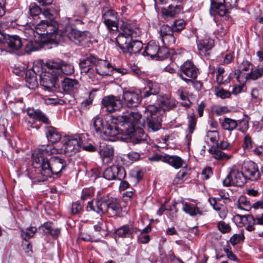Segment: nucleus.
Returning a JSON list of instances; mask_svg holds the SVG:
<instances>
[{
	"label": "nucleus",
	"mask_w": 263,
	"mask_h": 263,
	"mask_svg": "<svg viewBox=\"0 0 263 263\" xmlns=\"http://www.w3.org/2000/svg\"><path fill=\"white\" fill-rule=\"evenodd\" d=\"M120 208L117 200L110 198L109 194L106 193L98 194L95 204L93 201H90L86 206L87 211H92L100 214L108 213L112 216L116 215Z\"/></svg>",
	"instance_id": "f257e3e1"
},
{
	"label": "nucleus",
	"mask_w": 263,
	"mask_h": 263,
	"mask_svg": "<svg viewBox=\"0 0 263 263\" xmlns=\"http://www.w3.org/2000/svg\"><path fill=\"white\" fill-rule=\"evenodd\" d=\"M66 161L59 157H51L48 161L40 167L34 179L37 182H44L52 175H61L66 167Z\"/></svg>",
	"instance_id": "f03ea898"
},
{
	"label": "nucleus",
	"mask_w": 263,
	"mask_h": 263,
	"mask_svg": "<svg viewBox=\"0 0 263 263\" xmlns=\"http://www.w3.org/2000/svg\"><path fill=\"white\" fill-rule=\"evenodd\" d=\"M34 28L37 39L45 43H58L62 41L61 33L58 31V24L53 20H42Z\"/></svg>",
	"instance_id": "7ed1b4c3"
},
{
	"label": "nucleus",
	"mask_w": 263,
	"mask_h": 263,
	"mask_svg": "<svg viewBox=\"0 0 263 263\" xmlns=\"http://www.w3.org/2000/svg\"><path fill=\"white\" fill-rule=\"evenodd\" d=\"M92 125L97 136L108 141H114L115 137L120 134L119 127L111 125L97 116L92 119Z\"/></svg>",
	"instance_id": "20e7f679"
},
{
	"label": "nucleus",
	"mask_w": 263,
	"mask_h": 263,
	"mask_svg": "<svg viewBox=\"0 0 263 263\" xmlns=\"http://www.w3.org/2000/svg\"><path fill=\"white\" fill-rule=\"evenodd\" d=\"M58 153V149L53 145H40L32 154V165L37 170L48 161V157Z\"/></svg>",
	"instance_id": "39448f33"
},
{
	"label": "nucleus",
	"mask_w": 263,
	"mask_h": 263,
	"mask_svg": "<svg viewBox=\"0 0 263 263\" xmlns=\"http://www.w3.org/2000/svg\"><path fill=\"white\" fill-rule=\"evenodd\" d=\"M120 134L125 136V138H132L134 144L145 142L147 135L144 132L142 127L134 128L129 124L125 123L122 128L120 129Z\"/></svg>",
	"instance_id": "423d86ee"
},
{
	"label": "nucleus",
	"mask_w": 263,
	"mask_h": 263,
	"mask_svg": "<svg viewBox=\"0 0 263 263\" xmlns=\"http://www.w3.org/2000/svg\"><path fill=\"white\" fill-rule=\"evenodd\" d=\"M90 33L88 31H80L70 26H66L64 32L61 34L62 41L63 36H66L68 39L77 45H84L89 41Z\"/></svg>",
	"instance_id": "0eeeda50"
},
{
	"label": "nucleus",
	"mask_w": 263,
	"mask_h": 263,
	"mask_svg": "<svg viewBox=\"0 0 263 263\" xmlns=\"http://www.w3.org/2000/svg\"><path fill=\"white\" fill-rule=\"evenodd\" d=\"M97 58L91 54H87L85 57L80 59L79 66L81 73L87 74L88 78L94 81L96 78V72L93 67H96Z\"/></svg>",
	"instance_id": "6e6552de"
},
{
	"label": "nucleus",
	"mask_w": 263,
	"mask_h": 263,
	"mask_svg": "<svg viewBox=\"0 0 263 263\" xmlns=\"http://www.w3.org/2000/svg\"><path fill=\"white\" fill-rule=\"evenodd\" d=\"M117 120L120 124L119 128H122L125 123L128 124L136 128L143 127L145 125L142 116L139 111H130L127 114L119 116Z\"/></svg>",
	"instance_id": "1a4fd4ad"
},
{
	"label": "nucleus",
	"mask_w": 263,
	"mask_h": 263,
	"mask_svg": "<svg viewBox=\"0 0 263 263\" xmlns=\"http://www.w3.org/2000/svg\"><path fill=\"white\" fill-rule=\"evenodd\" d=\"M83 134L69 135L63 144L64 152L68 155H72L81 150L83 144Z\"/></svg>",
	"instance_id": "9d476101"
},
{
	"label": "nucleus",
	"mask_w": 263,
	"mask_h": 263,
	"mask_svg": "<svg viewBox=\"0 0 263 263\" xmlns=\"http://www.w3.org/2000/svg\"><path fill=\"white\" fill-rule=\"evenodd\" d=\"M180 70L177 76L187 84L190 83L193 79H197L199 73L198 68L191 61L185 62L181 66Z\"/></svg>",
	"instance_id": "9b49d317"
},
{
	"label": "nucleus",
	"mask_w": 263,
	"mask_h": 263,
	"mask_svg": "<svg viewBox=\"0 0 263 263\" xmlns=\"http://www.w3.org/2000/svg\"><path fill=\"white\" fill-rule=\"evenodd\" d=\"M246 183L243 172L238 169H232L226 177L223 180L222 183L224 186H242Z\"/></svg>",
	"instance_id": "f8f14e48"
},
{
	"label": "nucleus",
	"mask_w": 263,
	"mask_h": 263,
	"mask_svg": "<svg viewBox=\"0 0 263 263\" xmlns=\"http://www.w3.org/2000/svg\"><path fill=\"white\" fill-rule=\"evenodd\" d=\"M168 53V51L166 47H160L155 42L151 41L145 47L142 54L144 56H149L152 59L157 57L163 59L167 57Z\"/></svg>",
	"instance_id": "ddd939ff"
},
{
	"label": "nucleus",
	"mask_w": 263,
	"mask_h": 263,
	"mask_svg": "<svg viewBox=\"0 0 263 263\" xmlns=\"http://www.w3.org/2000/svg\"><path fill=\"white\" fill-rule=\"evenodd\" d=\"M242 170L245 180L256 181L260 177V172L257 164L251 160L245 161L242 166Z\"/></svg>",
	"instance_id": "4468645a"
},
{
	"label": "nucleus",
	"mask_w": 263,
	"mask_h": 263,
	"mask_svg": "<svg viewBox=\"0 0 263 263\" xmlns=\"http://www.w3.org/2000/svg\"><path fill=\"white\" fill-rule=\"evenodd\" d=\"M102 104L108 112L111 113L120 110L123 107V103L119 97L108 95L103 98Z\"/></svg>",
	"instance_id": "2eb2a0df"
},
{
	"label": "nucleus",
	"mask_w": 263,
	"mask_h": 263,
	"mask_svg": "<svg viewBox=\"0 0 263 263\" xmlns=\"http://www.w3.org/2000/svg\"><path fill=\"white\" fill-rule=\"evenodd\" d=\"M126 176V172L123 166L114 165L107 168L103 173V177L107 180H123Z\"/></svg>",
	"instance_id": "dca6fc26"
},
{
	"label": "nucleus",
	"mask_w": 263,
	"mask_h": 263,
	"mask_svg": "<svg viewBox=\"0 0 263 263\" xmlns=\"http://www.w3.org/2000/svg\"><path fill=\"white\" fill-rule=\"evenodd\" d=\"M40 78L41 85L45 90L53 91L56 89L58 76L47 71L42 74Z\"/></svg>",
	"instance_id": "f3484780"
},
{
	"label": "nucleus",
	"mask_w": 263,
	"mask_h": 263,
	"mask_svg": "<svg viewBox=\"0 0 263 263\" xmlns=\"http://www.w3.org/2000/svg\"><path fill=\"white\" fill-rule=\"evenodd\" d=\"M95 71L101 76L111 75L114 70L119 73H124V69H114L111 65L107 61L97 58Z\"/></svg>",
	"instance_id": "a211bd4d"
},
{
	"label": "nucleus",
	"mask_w": 263,
	"mask_h": 263,
	"mask_svg": "<svg viewBox=\"0 0 263 263\" xmlns=\"http://www.w3.org/2000/svg\"><path fill=\"white\" fill-rule=\"evenodd\" d=\"M174 31L168 25H163L159 30L160 37L163 44L162 47H166L172 46L175 44V37L173 35Z\"/></svg>",
	"instance_id": "6ab92c4d"
},
{
	"label": "nucleus",
	"mask_w": 263,
	"mask_h": 263,
	"mask_svg": "<svg viewBox=\"0 0 263 263\" xmlns=\"http://www.w3.org/2000/svg\"><path fill=\"white\" fill-rule=\"evenodd\" d=\"M142 96L132 90L124 91L122 95V99L125 106L128 107H135L140 103Z\"/></svg>",
	"instance_id": "aec40b11"
},
{
	"label": "nucleus",
	"mask_w": 263,
	"mask_h": 263,
	"mask_svg": "<svg viewBox=\"0 0 263 263\" xmlns=\"http://www.w3.org/2000/svg\"><path fill=\"white\" fill-rule=\"evenodd\" d=\"M234 219L239 227L242 226L246 227V229L249 231H252L255 229L254 225L256 222V219L252 215H241L237 214L234 217Z\"/></svg>",
	"instance_id": "412c9836"
},
{
	"label": "nucleus",
	"mask_w": 263,
	"mask_h": 263,
	"mask_svg": "<svg viewBox=\"0 0 263 263\" xmlns=\"http://www.w3.org/2000/svg\"><path fill=\"white\" fill-rule=\"evenodd\" d=\"M160 90V86L159 83L148 80L146 82V86L141 92L143 98H148L149 97L153 96L154 97V100L158 99L157 95Z\"/></svg>",
	"instance_id": "4be33fe9"
},
{
	"label": "nucleus",
	"mask_w": 263,
	"mask_h": 263,
	"mask_svg": "<svg viewBox=\"0 0 263 263\" xmlns=\"http://www.w3.org/2000/svg\"><path fill=\"white\" fill-rule=\"evenodd\" d=\"M163 162L168 163L176 169L181 167L186 168L187 166L185 160L176 155H164Z\"/></svg>",
	"instance_id": "5701e85b"
},
{
	"label": "nucleus",
	"mask_w": 263,
	"mask_h": 263,
	"mask_svg": "<svg viewBox=\"0 0 263 263\" xmlns=\"http://www.w3.org/2000/svg\"><path fill=\"white\" fill-rule=\"evenodd\" d=\"M138 230V228L132 225L125 224L117 229L115 233L117 236L120 237L133 238Z\"/></svg>",
	"instance_id": "b1692460"
},
{
	"label": "nucleus",
	"mask_w": 263,
	"mask_h": 263,
	"mask_svg": "<svg viewBox=\"0 0 263 263\" xmlns=\"http://www.w3.org/2000/svg\"><path fill=\"white\" fill-rule=\"evenodd\" d=\"M99 152L103 163H110L114 157V151L113 147L110 145L100 146Z\"/></svg>",
	"instance_id": "393cba45"
},
{
	"label": "nucleus",
	"mask_w": 263,
	"mask_h": 263,
	"mask_svg": "<svg viewBox=\"0 0 263 263\" xmlns=\"http://www.w3.org/2000/svg\"><path fill=\"white\" fill-rule=\"evenodd\" d=\"M159 106L163 110H170L176 106V100L167 95L160 96L158 99Z\"/></svg>",
	"instance_id": "a878e982"
},
{
	"label": "nucleus",
	"mask_w": 263,
	"mask_h": 263,
	"mask_svg": "<svg viewBox=\"0 0 263 263\" xmlns=\"http://www.w3.org/2000/svg\"><path fill=\"white\" fill-rule=\"evenodd\" d=\"M132 39L133 38L131 36H126L124 34H119L116 40L120 49L123 53H127L132 42Z\"/></svg>",
	"instance_id": "bb28decb"
},
{
	"label": "nucleus",
	"mask_w": 263,
	"mask_h": 263,
	"mask_svg": "<svg viewBox=\"0 0 263 263\" xmlns=\"http://www.w3.org/2000/svg\"><path fill=\"white\" fill-rule=\"evenodd\" d=\"M28 116L34 120L42 122L45 124H49L50 122L48 117L40 110L29 108L26 110Z\"/></svg>",
	"instance_id": "cd10ccee"
},
{
	"label": "nucleus",
	"mask_w": 263,
	"mask_h": 263,
	"mask_svg": "<svg viewBox=\"0 0 263 263\" xmlns=\"http://www.w3.org/2000/svg\"><path fill=\"white\" fill-rule=\"evenodd\" d=\"M223 2L212 1L211 4L210 13L212 15L218 14L220 16H225L228 10Z\"/></svg>",
	"instance_id": "c85d7f7f"
},
{
	"label": "nucleus",
	"mask_w": 263,
	"mask_h": 263,
	"mask_svg": "<svg viewBox=\"0 0 263 263\" xmlns=\"http://www.w3.org/2000/svg\"><path fill=\"white\" fill-rule=\"evenodd\" d=\"M120 29L122 32L119 34H124L126 36H131L132 38L136 37L138 34L139 29L135 25L126 22H123L120 26Z\"/></svg>",
	"instance_id": "c756f323"
},
{
	"label": "nucleus",
	"mask_w": 263,
	"mask_h": 263,
	"mask_svg": "<svg viewBox=\"0 0 263 263\" xmlns=\"http://www.w3.org/2000/svg\"><path fill=\"white\" fill-rule=\"evenodd\" d=\"M6 43L10 48L15 50L20 49L23 45L21 38L16 35H8Z\"/></svg>",
	"instance_id": "7c9ffc66"
},
{
	"label": "nucleus",
	"mask_w": 263,
	"mask_h": 263,
	"mask_svg": "<svg viewBox=\"0 0 263 263\" xmlns=\"http://www.w3.org/2000/svg\"><path fill=\"white\" fill-rule=\"evenodd\" d=\"M241 71L240 69L235 70L234 73H231L233 78L236 79L237 81L239 83V84L236 85L234 86L232 93L234 95H237L242 91V88L244 85V82L241 81Z\"/></svg>",
	"instance_id": "2f4dec72"
},
{
	"label": "nucleus",
	"mask_w": 263,
	"mask_h": 263,
	"mask_svg": "<svg viewBox=\"0 0 263 263\" xmlns=\"http://www.w3.org/2000/svg\"><path fill=\"white\" fill-rule=\"evenodd\" d=\"M182 10V7L180 5L173 6L171 5L166 9L162 10V14L165 17H173L179 14Z\"/></svg>",
	"instance_id": "473e14b6"
},
{
	"label": "nucleus",
	"mask_w": 263,
	"mask_h": 263,
	"mask_svg": "<svg viewBox=\"0 0 263 263\" xmlns=\"http://www.w3.org/2000/svg\"><path fill=\"white\" fill-rule=\"evenodd\" d=\"M78 81L75 79L65 78L62 83V87L65 92H70L71 91L78 88Z\"/></svg>",
	"instance_id": "72a5a7b5"
},
{
	"label": "nucleus",
	"mask_w": 263,
	"mask_h": 263,
	"mask_svg": "<svg viewBox=\"0 0 263 263\" xmlns=\"http://www.w3.org/2000/svg\"><path fill=\"white\" fill-rule=\"evenodd\" d=\"M29 40V41L25 46V51L28 53L39 50L42 47L43 44L45 43L38 39Z\"/></svg>",
	"instance_id": "f704fd0d"
},
{
	"label": "nucleus",
	"mask_w": 263,
	"mask_h": 263,
	"mask_svg": "<svg viewBox=\"0 0 263 263\" xmlns=\"http://www.w3.org/2000/svg\"><path fill=\"white\" fill-rule=\"evenodd\" d=\"M46 135L48 141L52 144L59 142L61 138L60 134L52 127H49L47 128Z\"/></svg>",
	"instance_id": "c9c22d12"
},
{
	"label": "nucleus",
	"mask_w": 263,
	"mask_h": 263,
	"mask_svg": "<svg viewBox=\"0 0 263 263\" xmlns=\"http://www.w3.org/2000/svg\"><path fill=\"white\" fill-rule=\"evenodd\" d=\"M147 125L149 130L156 132L161 127V120L158 116H151L147 118Z\"/></svg>",
	"instance_id": "e433bc0d"
},
{
	"label": "nucleus",
	"mask_w": 263,
	"mask_h": 263,
	"mask_svg": "<svg viewBox=\"0 0 263 263\" xmlns=\"http://www.w3.org/2000/svg\"><path fill=\"white\" fill-rule=\"evenodd\" d=\"M182 210L184 212L192 216H196L197 214L200 215L203 214V211L200 210L195 204L191 203L185 202L184 203Z\"/></svg>",
	"instance_id": "4c0bfd02"
},
{
	"label": "nucleus",
	"mask_w": 263,
	"mask_h": 263,
	"mask_svg": "<svg viewBox=\"0 0 263 263\" xmlns=\"http://www.w3.org/2000/svg\"><path fill=\"white\" fill-rule=\"evenodd\" d=\"M53 223L51 222H46L44 224L40 229L46 234H49L53 237L57 238L60 235L61 230L59 228L53 227Z\"/></svg>",
	"instance_id": "58836bf2"
},
{
	"label": "nucleus",
	"mask_w": 263,
	"mask_h": 263,
	"mask_svg": "<svg viewBox=\"0 0 263 263\" xmlns=\"http://www.w3.org/2000/svg\"><path fill=\"white\" fill-rule=\"evenodd\" d=\"M252 206L256 211L257 224L263 225V201H258Z\"/></svg>",
	"instance_id": "ea45409f"
},
{
	"label": "nucleus",
	"mask_w": 263,
	"mask_h": 263,
	"mask_svg": "<svg viewBox=\"0 0 263 263\" xmlns=\"http://www.w3.org/2000/svg\"><path fill=\"white\" fill-rule=\"evenodd\" d=\"M221 125L223 129L232 131L238 126V123L237 120L229 118H224L221 122Z\"/></svg>",
	"instance_id": "a19ab883"
},
{
	"label": "nucleus",
	"mask_w": 263,
	"mask_h": 263,
	"mask_svg": "<svg viewBox=\"0 0 263 263\" xmlns=\"http://www.w3.org/2000/svg\"><path fill=\"white\" fill-rule=\"evenodd\" d=\"M63 61L60 60H52L47 63V66L49 68V71L55 75L58 76L59 69L61 68Z\"/></svg>",
	"instance_id": "79ce46f5"
},
{
	"label": "nucleus",
	"mask_w": 263,
	"mask_h": 263,
	"mask_svg": "<svg viewBox=\"0 0 263 263\" xmlns=\"http://www.w3.org/2000/svg\"><path fill=\"white\" fill-rule=\"evenodd\" d=\"M237 207L239 209L249 211L253 206L245 196H241L238 200Z\"/></svg>",
	"instance_id": "37998d69"
},
{
	"label": "nucleus",
	"mask_w": 263,
	"mask_h": 263,
	"mask_svg": "<svg viewBox=\"0 0 263 263\" xmlns=\"http://www.w3.org/2000/svg\"><path fill=\"white\" fill-rule=\"evenodd\" d=\"M58 71V76L62 73L65 75H70L74 72V67L72 64L63 61L61 67L59 69Z\"/></svg>",
	"instance_id": "c03bdc74"
},
{
	"label": "nucleus",
	"mask_w": 263,
	"mask_h": 263,
	"mask_svg": "<svg viewBox=\"0 0 263 263\" xmlns=\"http://www.w3.org/2000/svg\"><path fill=\"white\" fill-rule=\"evenodd\" d=\"M214 45V40L211 39H208L201 41L198 45V47L200 50L207 51L211 50L213 47Z\"/></svg>",
	"instance_id": "a18cd8bd"
},
{
	"label": "nucleus",
	"mask_w": 263,
	"mask_h": 263,
	"mask_svg": "<svg viewBox=\"0 0 263 263\" xmlns=\"http://www.w3.org/2000/svg\"><path fill=\"white\" fill-rule=\"evenodd\" d=\"M118 19V13L112 9H103L102 11V20L103 21H106V20H115Z\"/></svg>",
	"instance_id": "49530a36"
},
{
	"label": "nucleus",
	"mask_w": 263,
	"mask_h": 263,
	"mask_svg": "<svg viewBox=\"0 0 263 263\" xmlns=\"http://www.w3.org/2000/svg\"><path fill=\"white\" fill-rule=\"evenodd\" d=\"M263 76V66L261 68L253 70L251 69V72L247 73L245 77L246 79L257 80Z\"/></svg>",
	"instance_id": "de8ad7c7"
},
{
	"label": "nucleus",
	"mask_w": 263,
	"mask_h": 263,
	"mask_svg": "<svg viewBox=\"0 0 263 263\" xmlns=\"http://www.w3.org/2000/svg\"><path fill=\"white\" fill-rule=\"evenodd\" d=\"M143 44L141 41L138 40L133 41L132 40V42L127 53H129L130 54H136L141 50Z\"/></svg>",
	"instance_id": "09e8293b"
},
{
	"label": "nucleus",
	"mask_w": 263,
	"mask_h": 263,
	"mask_svg": "<svg viewBox=\"0 0 263 263\" xmlns=\"http://www.w3.org/2000/svg\"><path fill=\"white\" fill-rule=\"evenodd\" d=\"M37 231V228L34 227H30L26 230H21V236L22 238L27 241L30 238L33 236Z\"/></svg>",
	"instance_id": "8fccbe9b"
},
{
	"label": "nucleus",
	"mask_w": 263,
	"mask_h": 263,
	"mask_svg": "<svg viewBox=\"0 0 263 263\" xmlns=\"http://www.w3.org/2000/svg\"><path fill=\"white\" fill-rule=\"evenodd\" d=\"M187 120L189 132L190 133L193 134L194 132L197 123V118H196L194 113L192 112L188 114Z\"/></svg>",
	"instance_id": "3c124183"
},
{
	"label": "nucleus",
	"mask_w": 263,
	"mask_h": 263,
	"mask_svg": "<svg viewBox=\"0 0 263 263\" xmlns=\"http://www.w3.org/2000/svg\"><path fill=\"white\" fill-rule=\"evenodd\" d=\"M83 206L80 201H77L72 202L69 207V210L71 215H79L83 211Z\"/></svg>",
	"instance_id": "603ef678"
},
{
	"label": "nucleus",
	"mask_w": 263,
	"mask_h": 263,
	"mask_svg": "<svg viewBox=\"0 0 263 263\" xmlns=\"http://www.w3.org/2000/svg\"><path fill=\"white\" fill-rule=\"evenodd\" d=\"M42 12L41 8L35 3H31L28 7V13L32 16H37Z\"/></svg>",
	"instance_id": "864d4df0"
},
{
	"label": "nucleus",
	"mask_w": 263,
	"mask_h": 263,
	"mask_svg": "<svg viewBox=\"0 0 263 263\" xmlns=\"http://www.w3.org/2000/svg\"><path fill=\"white\" fill-rule=\"evenodd\" d=\"M24 33L28 40L37 39V35L36 34L35 28L30 27L29 25L26 26Z\"/></svg>",
	"instance_id": "5fc2aeb1"
},
{
	"label": "nucleus",
	"mask_w": 263,
	"mask_h": 263,
	"mask_svg": "<svg viewBox=\"0 0 263 263\" xmlns=\"http://www.w3.org/2000/svg\"><path fill=\"white\" fill-rule=\"evenodd\" d=\"M94 97L92 92H89L88 98L83 100L81 103V108L84 110L89 109L90 106L92 104Z\"/></svg>",
	"instance_id": "6e6d98bb"
},
{
	"label": "nucleus",
	"mask_w": 263,
	"mask_h": 263,
	"mask_svg": "<svg viewBox=\"0 0 263 263\" xmlns=\"http://www.w3.org/2000/svg\"><path fill=\"white\" fill-rule=\"evenodd\" d=\"M218 230L222 234L230 233L231 231V227L229 223L224 221H219L217 223Z\"/></svg>",
	"instance_id": "4d7b16f0"
},
{
	"label": "nucleus",
	"mask_w": 263,
	"mask_h": 263,
	"mask_svg": "<svg viewBox=\"0 0 263 263\" xmlns=\"http://www.w3.org/2000/svg\"><path fill=\"white\" fill-rule=\"evenodd\" d=\"M224 69L223 67H218L216 71V82L219 84L227 83V80H223V73Z\"/></svg>",
	"instance_id": "13d9d810"
},
{
	"label": "nucleus",
	"mask_w": 263,
	"mask_h": 263,
	"mask_svg": "<svg viewBox=\"0 0 263 263\" xmlns=\"http://www.w3.org/2000/svg\"><path fill=\"white\" fill-rule=\"evenodd\" d=\"M103 23L109 30L116 31L118 29L119 19L110 21L107 20L106 21H104Z\"/></svg>",
	"instance_id": "bf43d9fd"
},
{
	"label": "nucleus",
	"mask_w": 263,
	"mask_h": 263,
	"mask_svg": "<svg viewBox=\"0 0 263 263\" xmlns=\"http://www.w3.org/2000/svg\"><path fill=\"white\" fill-rule=\"evenodd\" d=\"M231 157V155H228L220 150H216L214 153V157L217 160H227Z\"/></svg>",
	"instance_id": "052dcab7"
},
{
	"label": "nucleus",
	"mask_w": 263,
	"mask_h": 263,
	"mask_svg": "<svg viewBox=\"0 0 263 263\" xmlns=\"http://www.w3.org/2000/svg\"><path fill=\"white\" fill-rule=\"evenodd\" d=\"M209 202L213 208L216 211L224 207L223 205L219 202L220 201L217 200L216 198H209Z\"/></svg>",
	"instance_id": "680f3d73"
},
{
	"label": "nucleus",
	"mask_w": 263,
	"mask_h": 263,
	"mask_svg": "<svg viewBox=\"0 0 263 263\" xmlns=\"http://www.w3.org/2000/svg\"><path fill=\"white\" fill-rule=\"evenodd\" d=\"M7 99L10 104H18V106L21 109L24 107L23 99L22 98H13V97L11 95H9L7 97Z\"/></svg>",
	"instance_id": "e2e57ef3"
},
{
	"label": "nucleus",
	"mask_w": 263,
	"mask_h": 263,
	"mask_svg": "<svg viewBox=\"0 0 263 263\" xmlns=\"http://www.w3.org/2000/svg\"><path fill=\"white\" fill-rule=\"evenodd\" d=\"M245 236L242 234H234L230 238V242L233 246L238 243L241 241L243 240Z\"/></svg>",
	"instance_id": "0e129e2a"
},
{
	"label": "nucleus",
	"mask_w": 263,
	"mask_h": 263,
	"mask_svg": "<svg viewBox=\"0 0 263 263\" xmlns=\"http://www.w3.org/2000/svg\"><path fill=\"white\" fill-rule=\"evenodd\" d=\"M185 27V23L182 20L176 21L174 22V25L172 29L174 32H179L184 29Z\"/></svg>",
	"instance_id": "69168bd1"
},
{
	"label": "nucleus",
	"mask_w": 263,
	"mask_h": 263,
	"mask_svg": "<svg viewBox=\"0 0 263 263\" xmlns=\"http://www.w3.org/2000/svg\"><path fill=\"white\" fill-rule=\"evenodd\" d=\"M206 137L212 142L215 143L217 141L219 134L216 130L208 131L206 133Z\"/></svg>",
	"instance_id": "338daca9"
},
{
	"label": "nucleus",
	"mask_w": 263,
	"mask_h": 263,
	"mask_svg": "<svg viewBox=\"0 0 263 263\" xmlns=\"http://www.w3.org/2000/svg\"><path fill=\"white\" fill-rule=\"evenodd\" d=\"M93 194V191L92 189H84L82 192L81 199L83 200H86L90 198Z\"/></svg>",
	"instance_id": "774afa93"
}]
</instances>
